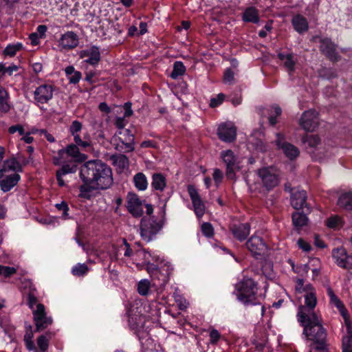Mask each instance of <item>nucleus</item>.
<instances>
[{
    "mask_svg": "<svg viewBox=\"0 0 352 352\" xmlns=\"http://www.w3.org/2000/svg\"><path fill=\"white\" fill-rule=\"evenodd\" d=\"M142 148H153L155 146V144L152 140H145L140 144Z\"/></svg>",
    "mask_w": 352,
    "mask_h": 352,
    "instance_id": "64",
    "label": "nucleus"
},
{
    "mask_svg": "<svg viewBox=\"0 0 352 352\" xmlns=\"http://www.w3.org/2000/svg\"><path fill=\"white\" fill-rule=\"evenodd\" d=\"M245 245L251 254L256 259L264 257L267 253L268 247L261 236H252Z\"/></svg>",
    "mask_w": 352,
    "mask_h": 352,
    "instance_id": "7",
    "label": "nucleus"
},
{
    "mask_svg": "<svg viewBox=\"0 0 352 352\" xmlns=\"http://www.w3.org/2000/svg\"><path fill=\"white\" fill-rule=\"evenodd\" d=\"M226 98V96L223 94H219L216 97L210 99V106L212 108L217 107L223 103Z\"/></svg>",
    "mask_w": 352,
    "mask_h": 352,
    "instance_id": "49",
    "label": "nucleus"
},
{
    "mask_svg": "<svg viewBox=\"0 0 352 352\" xmlns=\"http://www.w3.org/2000/svg\"><path fill=\"white\" fill-rule=\"evenodd\" d=\"M147 272L153 278H157L159 280H160L162 285L166 284L169 280L170 272L168 271V270H166L165 274H162V277H160L158 274L161 273V271L160 270L159 267H157L153 263H148Z\"/></svg>",
    "mask_w": 352,
    "mask_h": 352,
    "instance_id": "26",
    "label": "nucleus"
},
{
    "mask_svg": "<svg viewBox=\"0 0 352 352\" xmlns=\"http://www.w3.org/2000/svg\"><path fill=\"white\" fill-rule=\"evenodd\" d=\"M338 205L346 210H352V193L342 195L338 200Z\"/></svg>",
    "mask_w": 352,
    "mask_h": 352,
    "instance_id": "35",
    "label": "nucleus"
},
{
    "mask_svg": "<svg viewBox=\"0 0 352 352\" xmlns=\"http://www.w3.org/2000/svg\"><path fill=\"white\" fill-rule=\"evenodd\" d=\"M32 312L37 331H42L52 324V319L46 316L45 306L43 304H37L36 308Z\"/></svg>",
    "mask_w": 352,
    "mask_h": 352,
    "instance_id": "9",
    "label": "nucleus"
},
{
    "mask_svg": "<svg viewBox=\"0 0 352 352\" xmlns=\"http://www.w3.org/2000/svg\"><path fill=\"white\" fill-rule=\"evenodd\" d=\"M79 175L83 182L79 187V197L86 199L92 197L94 190H107L113 183L111 168L100 160H89L84 163Z\"/></svg>",
    "mask_w": 352,
    "mask_h": 352,
    "instance_id": "2",
    "label": "nucleus"
},
{
    "mask_svg": "<svg viewBox=\"0 0 352 352\" xmlns=\"http://www.w3.org/2000/svg\"><path fill=\"white\" fill-rule=\"evenodd\" d=\"M271 109L272 114L269 117V122L270 125L274 126L277 122L276 117L280 116L282 110L278 106H273Z\"/></svg>",
    "mask_w": 352,
    "mask_h": 352,
    "instance_id": "47",
    "label": "nucleus"
},
{
    "mask_svg": "<svg viewBox=\"0 0 352 352\" xmlns=\"http://www.w3.org/2000/svg\"><path fill=\"white\" fill-rule=\"evenodd\" d=\"M285 139L284 135L277 133L276 144L288 159L294 160L299 155L300 151L296 146L285 142Z\"/></svg>",
    "mask_w": 352,
    "mask_h": 352,
    "instance_id": "11",
    "label": "nucleus"
},
{
    "mask_svg": "<svg viewBox=\"0 0 352 352\" xmlns=\"http://www.w3.org/2000/svg\"><path fill=\"white\" fill-rule=\"evenodd\" d=\"M243 20L245 22L257 23L259 21L258 12L253 7L248 8L243 14Z\"/></svg>",
    "mask_w": 352,
    "mask_h": 352,
    "instance_id": "31",
    "label": "nucleus"
},
{
    "mask_svg": "<svg viewBox=\"0 0 352 352\" xmlns=\"http://www.w3.org/2000/svg\"><path fill=\"white\" fill-rule=\"evenodd\" d=\"M133 318L129 320L130 327L135 331L142 347L147 350L148 349V345L152 343V340L150 339L148 332L143 330L142 325L140 326L139 324H133Z\"/></svg>",
    "mask_w": 352,
    "mask_h": 352,
    "instance_id": "20",
    "label": "nucleus"
},
{
    "mask_svg": "<svg viewBox=\"0 0 352 352\" xmlns=\"http://www.w3.org/2000/svg\"><path fill=\"white\" fill-rule=\"evenodd\" d=\"M78 145L76 144H69L67 146V148L64 149H61L58 151V155L62 156L64 153H67V155L74 157L79 158L80 156V153L78 148Z\"/></svg>",
    "mask_w": 352,
    "mask_h": 352,
    "instance_id": "36",
    "label": "nucleus"
},
{
    "mask_svg": "<svg viewBox=\"0 0 352 352\" xmlns=\"http://www.w3.org/2000/svg\"><path fill=\"white\" fill-rule=\"evenodd\" d=\"M296 290L304 297V304L299 306L297 317L303 327L302 334L309 342V348L324 351L327 346V331L320 315L314 310L318 302L316 289L312 285H304L303 280L298 279Z\"/></svg>",
    "mask_w": 352,
    "mask_h": 352,
    "instance_id": "1",
    "label": "nucleus"
},
{
    "mask_svg": "<svg viewBox=\"0 0 352 352\" xmlns=\"http://www.w3.org/2000/svg\"><path fill=\"white\" fill-rule=\"evenodd\" d=\"M213 179L216 183V185L218 186L219 184L221 182L223 179V173L219 168H215L213 173Z\"/></svg>",
    "mask_w": 352,
    "mask_h": 352,
    "instance_id": "57",
    "label": "nucleus"
},
{
    "mask_svg": "<svg viewBox=\"0 0 352 352\" xmlns=\"http://www.w3.org/2000/svg\"><path fill=\"white\" fill-rule=\"evenodd\" d=\"M186 72V67L181 61H176L173 65V71L170 76L173 79H177L179 76H182Z\"/></svg>",
    "mask_w": 352,
    "mask_h": 352,
    "instance_id": "41",
    "label": "nucleus"
},
{
    "mask_svg": "<svg viewBox=\"0 0 352 352\" xmlns=\"http://www.w3.org/2000/svg\"><path fill=\"white\" fill-rule=\"evenodd\" d=\"M17 272V269L14 267H9L0 265V276L5 278H10Z\"/></svg>",
    "mask_w": 352,
    "mask_h": 352,
    "instance_id": "46",
    "label": "nucleus"
},
{
    "mask_svg": "<svg viewBox=\"0 0 352 352\" xmlns=\"http://www.w3.org/2000/svg\"><path fill=\"white\" fill-rule=\"evenodd\" d=\"M23 47L21 43L8 45L3 50V54L12 57L16 55V52L20 51Z\"/></svg>",
    "mask_w": 352,
    "mask_h": 352,
    "instance_id": "43",
    "label": "nucleus"
},
{
    "mask_svg": "<svg viewBox=\"0 0 352 352\" xmlns=\"http://www.w3.org/2000/svg\"><path fill=\"white\" fill-rule=\"evenodd\" d=\"M144 201H142L134 193H129L127 197V210L135 217H140L144 213Z\"/></svg>",
    "mask_w": 352,
    "mask_h": 352,
    "instance_id": "13",
    "label": "nucleus"
},
{
    "mask_svg": "<svg viewBox=\"0 0 352 352\" xmlns=\"http://www.w3.org/2000/svg\"><path fill=\"white\" fill-rule=\"evenodd\" d=\"M217 134L222 141L226 142H233L236 135V128L232 122H226L219 125Z\"/></svg>",
    "mask_w": 352,
    "mask_h": 352,
    "instance_id": "18",
    "label": "nucleus"
},
{
    "mask_svg": "<svg viewBox=\"0 0 352 352\" xmlns=\"http://www.w3.org/2000/svg\"><path fill=\"white\" fill-rule=\"evenodd\" d=\"M2 168H5L6 173L8 170H12L16 172L22 171L21 164L14 158L5 161Z\"/></svg>",
    "mask_w": 352,
    "mask_h": 352,
    "instance_id": "37",
    "label": "nucleus"
},
{
    "mask_svg": "<svg viewBox=\"0 0 352 352\" xmlns=\"http://www.w3.org/2000/svg\"><path fill=\"white\" fill-rule=\"evenodd\" d=\"M187 190L196 215L198 218L202 217L205 213L206 207L197 188L193 185H188Z\"/></svg>",
    "mask_w": 352,
    "mask_h": 352,
    "instance_id": "14",
    "label": "nucleus"
},
{
    "mask_svg": "<svg viewBox=\"0 0 352 352\" xmlns=\"http://www.w3.org/2000/svg\"><path fill=\"white\" fill-rule=\"evenodd\" d=\"M82 124L78 120H74L69 129V131L74 137V142L82 148H87L90 146L89 135L85 134L83 140L81 139L78 133L82 130Z\"/></svg>",
    "mask_w": 352,
    "mask_h": 352,
    "instance_id": "12",
    "label": "nucleus"
},
{
    "mask_svg": "<svg viewBox=\"0 0 352 352\" xmlns=\"http://www.w3.org/2000/svg\"><path fill=\"white\" fill-rule=\"evenodd\" d=\"M151 282L148 279H142L138 283L137 290L141 296H147L150 292Z\"/></svg>",
    "mask_w": 352,
    "mask_h": 352,
    "instance_id": "40",
    "label": "nucleus"
},
{
    "mask_svg": "<svg viewBox=\"0 0 352 352\" xmlns=\"http://www.w3.org/2000/svg\"><path fill=\"white\" fill-rule=\"evenodd\" d=\"M34 291V289L30 290L28 295V305L29 307L32 310H34V306L36 305L38 302L37 298L36 297Z\"/></svg>",
    "mask_w": 352,
    "mask_h": 352,
    "instance_id": "54",
    "label": "nucleus"
},
{
    "mask_svg": "<svg viewBox=\"0 0 352 352\" xmlns=\"http://www.w3.org/2000/svg\"><path fill=\"white\" fill-rule=\"evenodd\" d=\"M77 170V166L75 164H64L62 167L56 171V179L60 186H64L65 185V181L63 177L69 173H74Z\"/></svg>",
    "mask_w": 352,
    "mask_h": 352,
    "instance_id": "25",
    "label": "nucleus"
},
{
    "mask_svg": "<svg viewBox=\"0 0 352 352\" xmlns=\"http://www.w3.org/2000/svg\"><path fill=\"white\" fill-rule=\"evenodd\" d=\"M341 223V219L338 216L329 217L327 220V226L331 228H336Z\"/></svg>",
    "mask_w": 352,
    "mask_h": 352,
    "instance_id": "51",
    "label": "nucleus"
},
{
    "mask_svg": "<svg viewBox=\"0 0 352 352\" xmlns=\"http://www.w3.org/2000/svg\"><path fill=\"white\" fill-rule=\"evenodd\" d=\"M8 132L10 134H14L16 132H19L21 135H25L24 128L21 124L13 125L9 127Z\"/></svg>",
    "mask_w": 352,
    "mask_h": 352,
    "instance_id": "55",
    "label": "nucleus"
},
{
    "mask_svg": "<svg viewBox=\"0 0 352 352\" xmlns=\"http://www.w3.org/2000/svg\"><path fill=\"white\" fill-rule=\"evenodd\" d=\"M20 179V175L16 173L7 175L4 179L0 181V187L1 190L4 192L10 191L18 184Z\"/></svg>",
    "mask_w": 352,
    "mask_h": 352,
    "instance_id": "22",
    "label": "nucleus"
},
{
    "mask_svg": "<svg viewBox=\"0 0 352 352\" xmlns=\"http://www.w3.org/2000/svg\"><path fill=\"white\" fill-rule=\"evenodd\" d=\"M201 232L206 237H212L214 234L212 226L210 223H204L201 225Z\"/></svg>",
    "mask_w": 352,
    "mask_h": 352,
    "instance_id": "48",
    "label": "nucleus"
},
{
    "mask_svg": "<svg viewBox=\"0 0 352 352\" xmlns=\"http://www.w3.org/2000/svg\"><path fill=\"white\" fill-rule=\"evenodd\" d=\"M258 175L263 186L270 190L279 183L278 171L273 167H265L258 170Z\"/></svg>",
    "mask_w": 352,
    "mask_h": 352,
    "instance_id": "8",
    "label": "nucleus"
},
{
    "mask_svg": "<svg viewBox=\"0 0 352 352\" xmlns=\"http://www.w3.org/2000/svg\"><path fill=\"white\" fill-rule=\"evenodd\" d=\"M37 344L40 350L44 352L48 348L49 340L45 336L42 335L37 339Z\"/></svg>",
    "mask_w": 352,
    "mask_h": 352,
    "instance_id": "50",
    "label": "nucleus"
},
{
    "mask_svg": "<svg viewBox=\"0 0 352 352\" xmlns=\"http://www.w3.org/2000/svg\"><path fill=\"white\" fill-rule=\"evenodd\" d=\"M165 209L162 208L160 217L155 216L144 217L140 222V235L146 242L151 241L156 234L162 229L166 221Z\"/></svg>",
    "mask_w": 352,
    "mask_h": 352,
    "instance_id": "3",
    "label": "nucleus"
},
{
    "mask_svg": "<svg viewBox=\"0 0 352 352\" xmlns=\"http://www.w3.org/2000/svg\"><path fill=\"white\" fill-rule=\"evenodd\" d=\"M120 249L124 251V256L126 257H131L133 254L130 245L127 243L126 239H123V245L120 247Z\"/></svg>",
    "mask_w": 352,
    "mask_h": 352,
    "instance_id": "53",
    "label": "nucleus"
},
{
    "mask_svg": "<svg viewBox=\"0 0 352 352\" xmlns=\"http://www.w3.org/2000/svg\"><path fill=\"white\" fill-rule=\"evenodd\" d=\"M115 136L120 142L115 146L117 151L128 153L135 150V136L129 129L118 131Z\"/></svg>",
    "mask_w": 352,
    "mask_h": 352,
    "instance_id": "5",
    "label": "nucleus"
},
{
    "mask_svg": "<svg viewBox=\"0 0 352 352\" xmlns=\"http://www.w3.org/2000/svg\"><path fill=\"white\" fill-rule=\"evenodd\" d=\"M133 182L135 188L139 190H145L148 186V181L146 175L142 173H138L133 177Z\"/></svg>",
    "mask_w": 352,
    "mask_h": 352,
    "instance_id": "34",
    "label": "nucleus"
},
{
    "mask_svg": "<svg viewBox=\"0 0 352 352\" xmlns=\"http://www.w3.org/2000/svg\"><path fill=\"white\" fill-rule=\"evenodd\" d=\"M10 96L7 90L0 85V112L8 113L10 110Z\"/></svg>",
    "mask_w": 352,
    "mask_h": 352,
    "instance_id": "30",
    "label": "nucleus"
},
{
    "mask_svg": "<svg viewBox=\"0 0 352 352\" xmlns=\"http://www.w3.org/2000/svg\"><path fill=\"white\" fill-rule=\"evenodd\" d=\"M297 243L299 248L305 252H309L311 249V245L302 239H299Z\"/></svg>",
    "mask_w": 352,
    "mask_h": 352,
    "instance_id": "58",
    "label": "nucleus"
},
{
    "mask_svg": "<svg viewBox=\"0 0 352 352\" xmlns=\"http://www.w3.org/2000/svg\"><path fill=\"white\" fill-rule=\"evenodd\" d=\"M234 80V74L231 69H227L224 72L223 81L226 84H232Z\"/></svg>",
    "mask_w": 352,
    "mask_h": 352,
    "instance_id": "52",
    "label": "nucleus"
},
{
    "mask_svg": "<svg viewBox=\"0 0 352 352\" xmlns=\"http://www.w3.org/2000/svg\"><path fill=\"white\" fill-rule=\"evenodd\" d=\"M78 44V37L76 33L72 31L67 32L63 34L59 45L65 49H72L76 47Z\"/></svg>",
    "mask_w": 352,
    "mask_h": 352,
    "instance_id": "21",
    "label": "nucleus"
},
{
    "mask_svg": "<svg viewBox=\"0 0 352 352\" xmlns=\"http://www.w3.org/2000/svg\"><path fill=\"white\" fill-rule=\"evenodd\" d=\"M124 116L126 117V118H128V117H130L132 116L133 114V111L131 109V102H126L124 104Z\"/></svg>",
    "mask_w": 352,
    "mask_h": 352,
    "instance_id": "61",
    "label": "nucleus"
},
{
    "mask_svg": "<svg viewBox=\"0 0 352 352\" xmlns=\"http://www.w3.org/2000/svg\"><path fill=\"white\" fill-rule=\"evenodd\" d=\"M55 86L50 82L38 85L34 91V102L36 105L48 103L54 96Z\"/></svg>",
    "mask_w": 352,
    "mask_h": 352,
    "instance_id": "6",
    "label": "nucleus"
},
{
    "mask_svg": "<svg viewBox=\"0 0 352 352\" xmlns=\"http://www.w3.org/2000/svg\"><path fill=\"white\" fill-rule=\"evenodd\" d=\"M79 56L85 58L84 62L93 66L97 65L101 59L99 47L95 45L81 50Z\"/></svg>",
    "mask_w": 352,
    "mask_h": 352,
    "instance_id": "19",
    "label": "nucleus"
},
{
    "mask_svg": "<svg viewBox=\"0 0 352 352\" xmlns=\"http://www.w3.org/2000/svg\"><path fill=\"white\" fill-rule=\"evenodd\" d=\"M89 272V267L85 263H77L72 269V273L75 276H83Z\"/></svg>",
    "mask_w": 352,
    "mask_h": 352,
    "instance_id": "42",
    "label": "nucleus"
},
{
    "mask_svg": "<svg viewBox=\"0 0 352 352\" xmlns=\"http://www.w3.org/2000/svg\"><path fill=\"white\" fill-rule=\"evenodd\" d=\"M327 294L330 298V303L331 305H333L339 310V311L342 316H344L346 313V309L344 307V305L342 302V301L338 298V297L335 294L331 287H327Z\"/></svg>",
    "mask_w": 352,
    "mask_h": 352,
    "instance_id": "29",
    "label": "nucleus"
},
{
    "mask_svg": "<svg viewBox=\"0 0 352 352\" xmlns=\"http://www.w3.org/2000/svg\"><path fill=\"white\" fill-rule=\"evenodd\" d=\"M278 57L280 60L284 62V65L289 73L295 70L296 60L294 59V55L292 54H284L279 53Z\"/></svg>",
    "mask_w": 352,
    "mask_h": 352,
    "instance_id": "32",
    "label": "nucleus"
},
{
    "mask_svg": "<svg viewBox=\"0 0 352 352\" xmlns=\"http://www.w3.org/2000/svg\"><path fill=\"white\" fill-rule=\"evenodd\" d=\"M221 157L226 164V176L228 179H233L235 177V170L238 166L236 157L231 150L223 151L221 153Z\"/></svg>",
    "mask_w": 352,
    "mask_h": 352,
    "instance_id": "15",
    "label": "nucleus"
},
{
    "mask_svg": "<svg viewBox=\"0 0 352 352\" xmlns=\"http://www.w3.org/2000/svg\"><path fill=\"white\" fill-rule=\"evenodd\" d=\"M320 50L330 60L336 62L340 59V56L336 52V45L328 38L320 40Z\"/></svg>",
    "mask_w": 352,
    "mask_h": 352,
    "instance_id": "17",
    "label": "nucleus"
},
{
    "mask_svg": "<svg viewBox=\"0 0 352 352\" xmlns=\"http://www.w3.org/2000/svg\"><path fill=\"white\" fill-rule=\"evenodd\" d=\"M332 256L336 264L344 269H352V255H348L344 248L333 250Z\"/></svg>",
    "mask_w": 352,
    "mask_h": 352,
    "instance_id": "16",
    "label": "nucleus"
},
{
    "mask_svg": "<svg viewBox=\"0 0 352 352\" xmlns=\"http://www.w3.org/2000/svg\"><path fill=\"white\" fill-rule=\"evenodd\" d=\"M210 342L216 344L220 338V333L216 329H212L210 333Z\"/></svg>",
    "mask_w": 352,
    "mask_h": 352,
    "instance_id": "60",
    "label": "nucleus"
},
{
    "mask_svg": "<svg viewBox=\"0 0 352 352\" xmlns=\"http://www.w3.org/2000/svg\"><path fill=\"white\" fill-rule=\"evenodd\" d=\"M166 186V179L162 173H153L151 187L155 190L162 192Z\"/></svg>",
    "mask_w": 352,
    "mask_h": 352,
    "instance_id": "28",
    "label": "nucleus"
},
{
    "mask_svg": "<svg viewBox=\"0 0 352 352\" xmlns=\"http://www.w3.org/2000/svg\"><path fill=\"white\" fill-rule=\"evenodd\" d=\"M41 37L38 35V33H32L29 36V38L32 45H36L39 43V38Z\"/></svg>",
    "mask_w": 352,
    "mask_h": 352,
    "instance_id": "62",
    "label": "nucleus"
},
{
    "mask_svg": "<svg viewBox=\"0 0 352 352\" xmlns=\"http://www.w3.org/2000/svg\"><path fill=\"white\" fill-rule=\"evenodd\" d=\"M307 193L304 190H298L292 195L291 204L296 209L302 208L307 206Z\"/></svg>",
    "mask_w": 352,
    "mask_h": 352,
    "instance_id": "23",
    "label": "nucleus"
},
{
    "mask_svg": "<svg viewBox=\"0 0 352 352\" xmlns=\"http://www.w3.org/2000/svg\"><path fill=\"white\" fill-rule=\"evenodd\" d=\"M302 141L310 148H316L320 143V139L316 135H306L303 138Z\"/></svg>",
    "mask_w": 352,
    "mask_h": 352,
    "instance_id": "44",
    "label": "nucleus"
},
{
    "mask_svg": "<svg viewBox=\"0 0 352 352\" xmlns=\"http://www.w3.org/2000/svg\"><path fill=\"white\" fill-rule=\"evenodd\" d=\"M342 352H352V333L349 331L342 338Z\"/></svg>",
    "mask_w": 352,
    "mask_h": 352,
    "instance_id": "45",
    "label": "nucleus"
},
{
    "mask_svg": "<svg viewBox=\"0 0 352 352\" xmlns=\"http://www.w3.org/2000/svg\"><path fill=\"white\" fill-rule=\"evenodd\" d=\"M250 226L248 223L234 225L231 228L234 236L241 241L246 239L250 234Z\"/></svg>",
    "mask_w": 352,
    "mask_h": 352,
    "instance_id": "24",
    "label": "nucleus"
},
{
    "mask_svg": "<svg viewBox=\"0 0 352 352\" xmlns=\"http://www.w3.org/2000/svg\"><path fill=\"white\" fill-rule=\"evenodd\" d=\"M56 207L58 210L63 211V216L66 217L68 216L67 211L69 210L68 206L65 201H62L60 204H56Z\"/></svg>",
    "mask_w": 352,
    "mask_h": 352,
    "instance_id": "59",
    "label": "nucleus"
},
{
    "mask_svg": "<svg viewBox=\"0 0 352 352\" xmlns=\"http://www.w3.org/2000/svg\"><path fill=\"white\" fill-rule=\"evenodd\" d=\"M300 126L306 131H314L318 126V113L316 110L309 109L302 114Z\"/></svg>",
    "mask_w": 352,
    "mask_h": 352,
    "instance_id": "10",
    "label": "nucleus"
},
{
    "mask_svg": "<svg viewBox=\"0 0 352 352\" xmlns=\"http://www.w3.org/2000/svg\"><path fill=\"white\" fill-rule=\"evenodd\" d=\"M114 165L118 166L120 168H124L129 165L128 157L123 154L113 155L111 157Z\"/></svg>",
    "mask_w": 352,
    "mask_h": 352,
    "instance_id": "38",
    "label": "nucleus"
},
{
    "mask_svg": "<svg viewBox=\"0 0 352 352\" xmlns=\"http://www.w3.org/2000/svg\"><path fill=\"white\" fill-rule=\"evenodd\" d=\"M292 23L294 30L302 33L308 30V22L305 17L300 14H296L292 19Z\"/></svg>",
    "mask_w": 352,
    "mask_h": 352,
    "instance_id": "27",
    "label": "nucleus"
},
{
    "mask_svg": "<svg viewBox=\"0 0 352 352\" xmlns=\"http://www.w3.org/2000/svg\"><path fill=\"white\" fill-rule=\"evenodd\" d=\"M65 72L69 82L72 84H77L82 78L81 73L76 71L73 66L67 67Z\"/></svg>",
    "mask_w": 352,
    "mask_h": 352,
    "instance_id": "33",
    "label": "nucleus"
},
{
    "mask_svg": "<svg viewBox=\"0 0 352 352\" xmlns=\"http://www.w3.org/2000/svg\"><path fill=\"white\" fill-rule=\"evenodd\" d=\"M47 31V26L45 25H40L36 28V32L38 33V35L42 38L43 36H45V34Z\"/></svg>",
    "mask_w": 352,
    "mask_h": 352,
    "instance_id": "63",
    "label": "nucleus"
},
{
    "mask_svg": "<svg viewBox=\"0 0 352 352\" xmlns=\"http://www.w3.org/2000/svg\"><path fill=\"white\" fill-rule=\"evenodd\" d=\"M292 221L295 227L301 228L307 224L308 219L302 212H296L292 215Z\"/></svg>",
    "mask_w": 352,
    "mask_h": 352,
    "instance_id": "39",
    "label": "nucleus"
},
{
    "mask_svg": "<svg viewBox=\"0 0 352 352\" xmlns=\"http://www.w3.org/2000/svg\"><path fill=\"white\" fill-rule=\"evenodd\" d=\"M256 283L250 278H245L236 285V298L245 306L260 305L257 296Z\"/></svg>",
    "mask_w": 352,
    "mask_h": 352,
    "instance_id": "4",
    "label": "nucleus"
},
{
    "mask_svg": "<svg viewBox=\"0 0 352 352\" xmlns=\"http://www.w3.org/2000/svg\"><path fill=\"white\" fill-rule=\"evenodd\" d=\"M124 116L123 117H117L115 120V125L118 129V131L121 130H125L124 129L125 125L126 124L127 122L125 120Z\"/></svg>",
    "mask_w": 352,
    "mask_h": 352,
    "instance_id": "56",
    "label": "nucleus"
}]
</instances>
